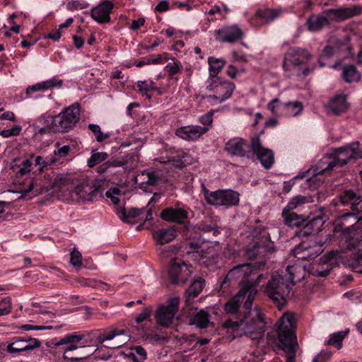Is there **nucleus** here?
<instances>
[{"label": "nucleus", "mask_w": 362, "mask_h": 362, "mask_svg": "<svg viewBox=\"0 0 362 362\" xmlns=\"http://www.w3.org/2000/svg\"><path fill=\"white\" fill-rule=\"evenodd\" d=\"M257 293V289L254 286H244L224 305L225 312L229 315H237L238 319L235 321H225V328H230L244 334L264 332L265 322L260 310L257 308L252 310Z\"/></svg>", "instance_id": "nucleus-1"}, {"label": "nucleus", "mask_w": 362, "mask_h": 362, "mask_svg": "<svg viewBox=\"0 0 362 362\" xmlns=\"http://www.w3.org/2000/svg\"><path fill=\"white\" fill-rule=\"evenodd\" d=\"M286 272L284 275L279 272L273 274L265 289L267 295L279 308L285 305L288 298L289 283L295 284L303 280L305 275V267L299 263L288 265Z\"/></svg>", "instance_id": "nucleus-2"}, {"label": "nucleus", "mask_w": 362, "mask_h": 362, "mask_svg": "<svg viewBox=\"0 0 362 362\" xmlns=\"http://www.w3.org/2000/svg\"><path fill=\"white\" fill-rule=\"evenodd\" d=\"M362 218V211L356 213H346L337 221L335 231H341L346 248L362 250V228L359 221ZM354 271L362 272V253L354 255V260L349 263Z\"/></svg>", "instance_id": "nucleus-3"}, {"label": "nucleus", "mask_w": 362, "mask_h": 362, "mask_svg": "<svg viewBox=\"0 0 362 362\" xmlns=\"http://www.w3.org/2000/svg\"><path fill=\"white\" fill-rule=\"evenodd\" d=\"M362 158V150L358 142H353L332 150L329 156H325L313 168V174L319 175L332 170L334 167H342L351 161Z\"/></svg>", "instance_id": "nucleus-4"}, {"label": "nucleus", "mask_w": 362, "mask_h": 362, "mask_svg": "<svg viewBox=\"0 0 362 362\" xmlns=\"http://www.w3.org/2000/svg\"><path fill=\"white\" fill-rule=\"evenodd\" d=\"M276 326L279 346L286 353V362H296L297 339L294 315L286 313L278 320Z\"/></svg>", "instance_id": "nucleus-5"}, {"label": "nucleus", "mask_w": 362, "mask_h": 362, "mask_svg": "<svg viewBox=\"0 0 362 362\" xmlns=\"http://www.w3.org/2000/svg\"><path fill=\"white\" fill-rule=\"evenodd\" d=\"M54 185L61 189L68 187L73 188L71 197H74L78 201H91L97 196L98 190L95 185L89 183L86 180L78 181L68 175H61L54 180Z\"/></svg>", "instance_id": "nucleus-6"}, {"label": "nucleus", "mask_w": 362, "mask_h": 362, "mask_svg": "<svg viewBox=\"0 0 362 362\" xmlns=\"http://www.w3.org/2000/svg\"><path fill=\"white\" fill-rule=\"evenodd\" d=\"M80 119V105L74 103L55 116L47 117L50 129L54 132H68L75 127Z\"/></svg>", "instance_id": "nucleus-7"}, {"label": "nucleus", "mask_w": 362, "mask_h": 362, "mask_svg": "<svg viewBox=\"0 0 362 362\" xmlns=\"http://www.w3.org/2000/svg\"><path fill=\"white\" fill-rule=\"evenodd\" d=\"M262 274H257L255 268L250 263L235 265L227 274L222 286L228 281H237L240 288L254 286L256 289L259 285Z\"/></svg>", "instance_id": "nucleus-8"}, {"label": "nucleus", "mask_w": 362, "mask_h": 362, "mask_svg": "<svg viewBox=\"0 0 362 362\" xmlns=\"http://www.w3.org/2000/svg\"><path fill=\"white\" fill-rule=\"evenodd\" d=\"M310 59V54L307 50L300 47L292 48L285 54L284 70L286 72L293 71L298 76L301 75L305 76L309 74L310 70L305 68L300 74L299 66L306 64Z\"/></svg>", "instance_id": "nucleus-9"}, {"label": "nucleus", "mask_w": 362, "mask_h": 362, "mask_svg": "<svg viewBox=\"0 0 362 362\" xmlns=\"http://www.w3.org/2000/svg\"><path fill=\"white\" fill-rule=\"evenodd\" d=\"M86 334L81 332H73L64 336L54 342L55 346L66 345L64 351L63 358L72 362H79L83 358L80 357H68L66 354L68 351H75L78 348L86 347L88 341L85 339Z\"/></svg>", "instance_id": "nucleus-10"}, {"label": "nucleus", "mask_w": 362, "mask_h": 362, "mask_svg": "<svg viewBox=\"0 0 362 362\" xmlns=\"http://www.w3.org/2000/svg\"><path fill=\"white\" fill-rule=\"evenodd\" d=\"M187 253L192 254V257L199 262L200 265L209 267L216 263V253L213 247L205 248L199 241H192L189 243Z\"/></svg>", "instance_id": "nucleus-11"}, {"label": "nucleus", "mask_w": 362, "mask_h": 362, "mask_svg": "<svg viewBox=\"0 0 362 362\" xmlns=\"http://www.w3.org/2000/svg\"><path fill=\"white\" fill-rule=\"evenodd\" d=\"M344 250H332L320 257L318 266L315 271L317 276L325 277L330 271L339 265V262L345 257Z\"/></svg>", "instance_id": "nucleus-12"}, {"label": "nucleus", "mask_w": 362, "mask_h": 362, "mask_svg": "<svg viewBox=\"0 0 362 362\" xmlns=\"http://www.w3.org/2000/svg\"><path fill=\"white\" fill-rule=\"evenodd\" d=\"M235 86L233 83L223 81L207 86L209 90L214 92L213 95L207 96V101L212 105L221 103L231 97Z\"/></svg>", "instance_id": "nucleus-13"}, {"label": "nucleus", "mask_w": 362, "mask_h": 362, "mask_svg": "<svg viewBox=\"0 0 362 362\" xmlns=\"http://www.w3.org/2000/svg\"><path fill=\"white\" fill-rule=\"evenodd\" d=\"M178 298H173L168 300L167 305H160L155 313L157 324L163 327H170L178 311Z\"/></svg>", "instance_id": "nucleus-14"}, {"label": "nucleus", "mask_w": 362, "mask_h": 362, "mask_svg": "<svg viewBox=\"0 0 362 362\" xmlns=\"http://www.w3.org/2000/svg\"><path fill=\"white\" fill-rule=\"evenodd\" d=\"M191 266L181 259L174 258L170 262L168 275L174 284H185L192 274Z\"/></svg>", "instance_id": "nucleus-15"}, {"label": "nucleus", "mask_w": 362, "mask_h": 362, "mask_svg": "<svg viewBox=\"0 0 362 362\" xmlns=\"http://www.w3.org/2000/svg\"><path fill=\"white\" fill-rule=\"evenodd\" d=\"M330 240V235H326L323 240L317 241L314 246L307 245L305 243L299 245L293 250V255L298 259H310L319 255L322 252V247Z\"/></svg>", "instance_id": "nucleus-16"}, {"label": "nucleus", "mask_w": 362, "mask_h": 362, "mask_svg": "<svg viewBox=\"0 0 362 362\" xmlns=\"http://www.w3.org/2000/svg\"><path fill=\"white\" fill-rule=\"evenodd\" d=\"M250 148L266 169H270L274 163V152L262 146L259 136L252 139Z\"/></svg>", "instance_id": "nucleus-17"}, {"label": "nucleus", "mask_w": 362, "mask_h": 362, "mask_svg": "<svg viewBox=\"0 0 362 362\" xmlns=\"http://www.w3.org/2000/svg\"><path fill=\"white\" fill-rule=\"evenodd\" d=\"M40 345V341L37 339L15 337L11 339L6 349L11 354H21L23 352L38 348Z\"/></svg>", "instance_id": "nucleus-18"}, {"label": "nucleus", "mask_w": 362, "mask_h": 362, "mask_svg": "<svg viewBox=\"0 0 362 362\" xmlns=\"http://www.w3.org/2000/svg\"><path fill=\"white\" fill-rule=\"evenodd\" d=\"M120 218L126 223H132L136 221H141L144 218V223L136 227V230H139L144 228V225L149 221L153 219L151 209H132L128 212L123 210L121 213Z\"/></svg>", "instance_id": "nucleus-19"}, {"label": "nucleus", "mask_w": 362, "mask_h": 362, "mask_svg": "<svg viewBox=\"0 0 362 362\" xmlns=\"http://www.w3.org/2000/svg\"><path fill=\"white\" fill-rule=\"evenodd\" d=\"M114 8V4L110 1H103L90 11L92 18L100 24L107 23L110 21V13Z\"/></svg>", "instance_id": "nucleus-20"}, {"label": "nucleus", "mask_w": 362, "mask_h": 362, "mask_svg": "<svg viewBox=\"0 0 362 362\" xmlns=\"http://www.w3.org/2000/svg\"><path fill=\"white\" fill-rule=\"evenodd\" d=\"M362 12V7L355 5L352 7L340 8L338 9L330 8L325 13L336 21H344L360 14Z\"/></svg>", "instance_id": "nucleus-21"}, {"label": "nucleus", "mask_w": 362, "mask_h": 362, "mask_svg": "<svg viewBox=\"0 0 362 362\" xmlns=\"http://www.w3.org/2000/svg\"><path fill=\"white\" fill-rule=\"evenodd\" d=\"M163 220L168 222L182 223L188 218V212L180 207H167L160 215Z\"/></svg>", "instance_id": "nucleus-22"}, {"label": "nucleus", "mask_w": 362, "mask_h": 362, "mask_svg": "<svg viewBox=\"0 0 362 362\" xmlns=\"http://www.w3.org/2000/svg\"><path fill=\"white\" fill-rule=\"evenodd\" d=\"M217 40L224 42H234L242 37V30L236 25L225 26L216 31Z\"/></svg>", "instance_id": "nucleus-23"}, {"label": "nucleus", "mask_w": 362, "mask_h": 362, "mask_svg": "<svg viewBox=\"0 0 362 362\" xmlns=\"http://www.w3.org/2000/svg\"><path fill=\"white\" fill-rule=\"evenodd\" d=\"M232 64L229 65L227 70V75L231 78H235L238 75L245 71L247 60L245 57L240 55L236 51L232 53Z\"/></svg>", "instance_id": "nucleus-24"}, {"label": "nucleus", "mask_w": 362, "mask_h": 362, "mask_svg": "<svg viewBox=\"0 0 362 362\" xmlns=\"http://www.w3.org/2000/svg\"><path fill=\"white\" fill-rule=\"evenodd\" d=\"M209 129L197 125L182 127L176 130V135L185 140L194 141L199 139Z\"/></svg>", "instance_id": "nucleus-25"}, {"label": "nucleus", "mask_w": 362, "mask_h": 362, "mask_svg": "<svg viewBox=\"0 0 362 362\" xmlns=\"http://www.w3.org/2000/svg\"><path fill=\"white\" fill-rule=\"evenodd\" d=\"M64 81L59 78L57 76L37 83L35 85L28 86L26 89V95H30L35 91H45L53 88H59L62 86Z\"/></svg>", "instance_id": "nucleus-26"}, {"label": "nucleus", "mask_w": 362, "mask_h": 362, "mask_svg": "<svg viewBox=\"0 0 362 362\" xmlns=\"http://www.w3.org/2000/svg\"><path fill=\"white\" fill-rule=\"evenodd\" d=\"M248 144L245 140L234 138L228 141L225 150L230 155L243 157L246 156Z\"/></svg>", "instance_id": "nucleus-27"}, {"label": "nucleus", "mask_w": 362, "mask_h": 362, "mask_svg": "<svg viewBox=\"0 0 362 362\" xmlns=\"http://www.w3.org/2000/svg\"><path fill=\"white\" fill-rule=\"evenodd\" d=\"M163 162L176 168H181L194 163L195 162V159L187 153L183 151H178L176 152L175 156H168L167 157V160H163Z\"/></svg>", "instance_id": "nucleus-28"}, {"label": "nucleus", "mask_w": 362, "mask_h": 362, "mask_svg": "<svg viewBox=\"0 0 362 362\" xmlns=\"http://www.w3.org/2000/svg\"><path fill=\"white\" fill-rule=\"evenodd\" d=\"M177 236V230L174 226L161 228L153 231V238L158 245L168 243Z\"/></svg>", "instance_id": "nucleus-29"}, {"label": "nucleus", "mask_w": 362, "mask_h": 362, "mask_svg": "<svg viewBox=\"0 0 362 362\" xmlns=\"http://www.w3.org/2000/svg\"><path fill=\"white\" fill-rule=\"evenodd\" d=\"M325 221L321 215L312 218L303 226L301 230L302 235L308 236L315 235L322 230Z\"/></svg>", "instance_id": "nucleus-30"}, {"label": "nucleus", "mask_w": 362, "mask_h": 362, "mask_svg": "<svg viewBox=\"0 0 362 362\" xmlns=\"http://www.w3.org/2000/svg\"><path fill=\"white\" fill-rule=\"evenodd\" d=\"M123 336L122 339L119 341H115L111 346L113 349H118L125 344L129 340V337L128 335L124 334V331H119L117 329H112L107 333H105L103 336L99 337V342L103 343L105 341L112 340L117 337Z\"/></svg>", "instance_id": "nucleus-31"}, {"label": "nucleus", "mask_w": 362, "mask_h": 362, "mask_svg": "<svg viewBox=\"0 0 362 362\" xmlns=\"http://www.w3.org/2000/svg\"><path fill=\"white\" fill-rule=\"evenodd\" d=\"M339 201L342 205H350L354 209L362 202V195L353 189H347L340 194Z\"/></svg>", "instance_id": "nucleus-32"}, {"label": "nucleus", "mask_w": 362, "mask_h": 362, "mask_svg": "<svg viewBox=\"0 0 362 362\" xmlns=\"http://www.w3.org/2000/svg\"><path fill=\"white\" fill-rule=\"evenodd\" d=\"M308 29L310 31L315 32L321 30L324 27L329 24L327 16L322 15H313L307 21Z\"/></svg>", "instance_id": "nucleus-33"}, {"label": "nucleus", "mask_w": 362, "mask_h": 362, "mask_svg": "<svg viewBox=\"0 0 362 362\" xmlns=\"http://www.w3.org/2000/svg\"><path fill=\"white\" fill-rule=\"evenodd\" d=\"M209 78L212 82L215 81L217 78L218 74L226 64V62L223 58H216L214 57H209L208 58Z\"/></svg>", "instance_id": "nucleus-34"}, {"label": "nucleus", "mask_w": 362, "mask_h": 362, "mask_svg": "<svg viewBox=\"0 0 362 362\" xmlns=\"http://www.w3.org/2000/svg\"><path fill=\"white\" fill-rule=\"evenodd\" d=\"M201 188L202 193L208 204L216 206H221V189L209 191L204 183H202Z\"/></svg>", "instance_id": "nucleus-35"}, {"label": "nucleus", "mask_w": 362, "mask_h": 362, "mask_svg": "<svg viewBox=\"0 0 362 362\" xmlns=\"http://www.w3.org/2000/svg\"><path fill=\"white\" fill-rule=\"evenodd\" d=\"M33 162L29 159H15L11 163V168L18 175H25L31 171Z\"/></svg>", "instance_id": "nucleus-36"}, {"label": "nucleus", "mask_w": 362, "mask_h": 362, "mask_svg": "<svg viewBox=\"0 0 362 362\" xmlns=\"http://www.w3.org/2000/svg\"><path fill=\"white\" fill-rule=\"evenodd\" d=\"M240 202V194L232 189H221V206L230 207Z\"/></svg>", "instance_id": "nucleus-37"}, {"label": "nucleus", "mask_w": 362, "mask_h": 362, "mask_svg": "<svg viewBox=\"0 0 362 362\" xmlns=\"http://www.w3.org/2000/svg\"><path fill=\"white\" fill-rule=\"evenodd\" d=\"M137 88L142 96L150 100L153 91H157L158 94L161 92L157 88L153 81H139L137 82Z\"/></svg>", "instance_id": "nucleus-38"}, {"label": "nucleus", "mask_w": 362, "mask_h": 362, "mask_svg": "<svg viewBox=\"0 0 362 362\" xmlns=\"http://www.w3.org/2000/svg\"><path fill=\"white\" fill-rule=\"evenodd\" d=\"M330 110L336 115L344 112L348 108L345 95H337L329 103Z\"/></svg>", "instance_id": "nucleus-39"}, {"label": "nucleus", "mask_w": 362, "mask_h": 362, "mask_svg": "<svg viewBox=\"0 0 362 362\" xmlns=\"http://www.w3.org/2000/svg\"><path fill=\"white\" fill-rule=\"evenodd\" d=\"M283 13L282 8H263L257 10L256 16L265 22H271L281 16Z\"/></svg>", "instance_id": "nucleus-40"}, {"label": "nucleus", "mask_w": 362, "mask_h": 362, "mask_svg": "<svg viewBox=\"0 0 362 362\" xmlns=\"http://www.w3.org/2000/svg\"><path fill=\"white\" fill-rule=\"evenodd\" d=\"M282 216L285 224L290 228L300 227L305 221L303 216L298 215L295 212H287L286 214L282 212Z\"/></svg>", "instance_id": "nucleus-41"}, {"label": "nucleus", "mask_w": 362, "mask_h": 362, "mask_svg": "<svg viewBox=\"0 0 362 362\" xmlns=\"http://www.w3.org/2000/svg\"><path fill=\"white\" fill-rule=\"evenodd\" d=\"M205 281L202 278L194 280L186 291L187 301L189 302L197 297L202 291Z\"/></svg>", "instance_id": "nucleus-42"}, {"label": "nucleus", "mask_w": 362, "mask_h": 362, "mask_svg": "<svg viewBox=\"0 0 362 362\" xmlns=\"http://www.w3.org/2000/svg\"><path fill=\"white\" fill-rule=\"evenodd\" d=\"M209 323V315L204 310H200L189 320V325H195L199 328H206Z\"/></svg>", "instance_id": "nucleus-43"}, {"label": "nucleus", "mask_w": 362, "mask_h": 362, "mask_svg": "<svg viewBox=\"0 0 362 362\" xmlns=\"http://www.w3.org/2000/svg\"><path fill=\"white\" fill-rule=\"evenodd\" d=\"M126 356L133 362H144L146 359V350L141 346L132 347Z\"/></svg>", "instance_id": "nucleus-44"}, {"label": "nucleus", "mask_w": 362, "mask_h": 362, "mask_svg": "<svg viewBox=\"0 0 362 362\" xmlns=\"http://www.w3.org/2000/svg\"><path fill=\"white\" fill-rule=\"evenodd\" d=\"M342 77L347 83L357 82L361 78V74L354 65L350 64L343 68Z\"/></svg>", "instance_id": "nucleus-45"}, {"label": "nucleus", "mask_w": 362, "mask_h": 362, "mask_svg": "<svg viewBox=\"0 0 362 362\" xmlns=\"http://www.w3.org/2000/svg\"><path fill=\"white\" fill-rule=\"evenodd\" d=\"M349 332V329H346L345 330L332 334L327 341V344L335 346L339 349H341L342 347V341Z\"/></svg>", "instance_id": "nucleus-46"}, {"label": "nucleus", "mask_w": 362, "mask_h": 362, "mask_svg": "<svg viewBox=\"0 0 362 362\" xmlns=\"http://www.w3.org/2000/svg\"><path fill=\"white\" fill-rule=\"evenodd\" d=\"M139 176L144 177V181H142L141 185L146 184L149 186H156L160 178L158 173L153 170L144 171Z\"/></svg>", "instance_id": "nucleus-47"}, {"label": "nucleus", "mask_w": 362, "mask_h": 362, "mask_svg": "<svg viewBox=\"0 0 362 362\" xmlns=\"http://www.w3.org/2000/svg\"><path fill=\"white\" fill-rule=\"evenodd\" d=\"M107 158V153L98 152L96 150H93L90 157L88 159L87 165L89 168H93L100 163L105 160Z\"/></svg>", "instance_id": "nucleus-48"}, {"label": "nucleus", "mask_w": 362, "mask_h": 362, "mask_svg": "<svg viewBox=\"0 0 362 362\" xmlns=\"http://www.w3.org/2000/svg\"><path fill=\"white\" fill-rule=\"evenodd\" d=\"M286 114L289 116H296L303 110V104L298 101L289 102L284 104Z\"/></svg>", "instance_id": "nucleus-49"}, {"label": "nucleus", "mask_w": 362, "mask_h": 362, "mask_svg": "<svg viewBox=\"0 0 362 362\" xmlns=\"http://www.w3.org/2000/svg\"><path fill=\"white\" fill-rule=\"evenodd\" d=\"M306 198L302 196H297L293 198L284 207L282 212H293V210L300 207L305 202Z\"/></svg>", "instance_id": "nucleus-50"}, {"label": "nucleus", "mask_w": 362, "mask_h": 362, "mask_svg": "<svg viewBox=\"0 0 362 362\" xmlns=\"http://www.w3.org/2000/svg\"><path fill=\"white\" fill-rule=\"evenodd\" d=\"M88 129L95 135V139L98 142H103L110 136L109 133H103L101 131L100 127L98 124H90L88 125Z\"/></svg>", "instance_id": "nucleus-51"}, {"label": "nucleus", "mask_w": 362, "mask_h": 362, "mask_svg": "<svg viewBox=\"0 0 362 362\" xmlns=\"http://www.w3.org/2000/svg\"><path fill=\"white\" fill-rule=\"evenodd\" d=\"M12 310V303L10 297L6 296L0 300V316L9 314Z\"/></svg>", "instance_id": "nucleus-52"}, {"label": "nucleus", "mask_w": 362, "mask_h": 362, "mask_svg": "<svg viewBox=\"0 0 362 362\" xmlns=\"http://www.w3.org/2000/svg\"><path fill=\"white\" fill-rule=\"evenodd\" d=\"M21 130H22L21 126L14 125L10 129L1 130L0 136H1L4 138L17 136L21 134Z\"/></svg>", "instance_id": "nucleus-53"}, {"label": "nucleus", "mask_w": 362, "mask_h": 362, "mask_svg": "<svg viewBox=\"0 0 362 362\" xmlns=\"http://www.w3.org/2000/svg\"><path fill=\"white\" fill-rule=\"evenodd\" d=\"M88 4L80 0H71L66 4V7L69 11L81 10L87 8Z\"/></svg>", "instance_id": "nucleus-54"}, {"label": "nucleus", "mask_w": 362, "mask_h": 362, "mask_svg": "<svg viewBox=\"0 0 362 362\" xmlns=\"http://www.w3.org/2000/svg\"><path fill=\"white\" fill-rule=\"evenodd\" d=\"M182 69V65L179 62L173 60L165 66V70L171 77L180 73Z\"/></svg>", "instance_id": "nucleus-55"}, {"label": "nucleus", "mask_w": 362, "mask_h": 362, "mask_svg": "<svg viewBox=\"0 0 362 362\" xmlns=\"http://www.w3.org/2000/svg\"><path fill=\"white\" fill-rule=\"evenodd\" d=\"M82 262V255L80 252L73 250L70 254V264L76 267H80Z\"/></svg>", "instance_id": "nucleus-56"}, {"label": "nucleus", "mask_w": 362, "mask_h": 362, "mask_svg": "<svg viewBox=\"0 0 362 362\" xmlns=\"http://www.w3.org/2000/svg\"><path fill=\"white\" fill-rule=\"evenodd\" d=\"M122 165V162L119 160L107 161L103 165H100L98 168V171L100 173H105L110 167H119Z\"/></svg>", "instance_id": "nucleus-57"}, {"label": "nucleus", "mask_w": 362, "mask_h": 362, "mask_svg": "<svg viewBox=\"0 0 362 362\" xmlns=\"http://www.w3.org/2000/svg\"><path fill=\"white\" fill-rule=\"evenodd\" d=\"M35 186V181L30 180L28 186L21 191V198L25 199H30L34 195L30 194V192L33 190Z\"/></svg>", "instance_id": "nucleus-58"}, {"label": "nucleus", "mask_w": 362, "mask_h": 362, "mask_svg": "<svg viewBox=\"0 0 362 362\" xmlns=\"http://www.w3.org/2000/svg\"><path fill=\"white\" fill-rule=\"evenodd\" d=\"M53 162L54 160L50 161L47 158H44L41 156H37L35 158V163L36 165L40 166V170H42L44 167L47 166Z\"/></svg>", "instance_id": "nucleus-59"}, {"label": "nucleus", "mask_w": 362, "mask_h": 362, "mask_svg": "<svg viewBox=\"0 0 362 362\" xmlns=\"http://www.w3.org/2000/svg\"><path fill=\"white\" fill-rule=\"evenodd\" d=\"M334 52H335V48L334 47L329 45H327L324 48V49L322 51V54H321L320 58V61H319L320 66H325V64L321 62L322 58H323L325 57H330L331 56H332L334 54Z\"/></svg>", "instance_id": "nucleus-60"}, {"label": "nucleus", "mask_w": 362, "mask_h": 362, "mask_svg": "<svg viewBox=\"0 0 362 362\" xmlns=\"http://www.w3.org/2000/svg\"><path fill=\"white\" fill-rule=\"evenodd\" d=\"M150 316V310L148 308H145L144 310L135 317V321L139 324L147 320Z\"/></svg>", "instance_id": "nucleus-61"}, {"label": "nucleus", "mask_w": 362, "mask_h": 362, "mask_svg": "<svg viewBox=\"0 0 362 362\" xmlns=\"http://www.w3.org/2000/svg\"><path fill=\"white\" fill-rule=\"evenodd\" d=\"M214 112L215 111H211L202 115L199 119L200 122L204 125L210 126L213 122V115Z\"/></svg>", "instance_id": "nucleus-62"}, {"label": "nucleus", "mask_w": 362, "mask_h": 362, "mask_svg": "<svg viewBox=\"0 0 362 362\" xmlns=\"http://www.w3.org/2000/svg\"><path fill=\"white\" fill-rule=\"evenodd\" d=\"M69 151L70 146L68 145H64L63 146L59 147L57 150L54 151V153L59 158H63L67 156Z\"/></svg>", "instance_id": "nucleus-63"}, {"label": "nucleus", "mask_w": 362, "mask_h": 362, "mask_svg": "<svg viewBox=\"0 0 362 362\" xmlns=\"http://www.w3.org/2000/svg\"><path fill=\"white\" fill-rule=\"evenodd\" d=\"M62 37V32L59 28L53 30L45 37L51 39L54 42H58Z\"/></svg>", "instance_id": "nucleus-64"}]
</instances>
